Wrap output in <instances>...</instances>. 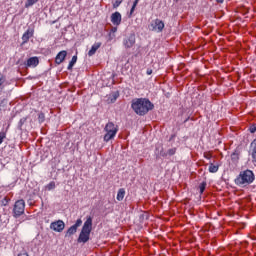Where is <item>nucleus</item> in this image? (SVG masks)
Returning a JSON list of instances; mask_svg holds the SVG:
<instances>
[{"label":"nucleus","mask_w":256,"mask_h":256,"mask_svg":"<svg viewBox=\"0 0 256 256\" xmlns=\"http://www.w3.org/2000/svg\"><path fill=\"white\" fill-rule=\"evenodd\" d=\"M131 109L139 117H145L149 111L155 109V104L149 98H134L131 102Z\"/></svg>","instance_id":"1"},{"label":"nucleus","mask_w":256,"mask_h":256,"mask_svg":"<svg viewBox=\"0 0 256 256\" xmlns=\"http://www.w3.org/2000/svg\"><path fill=\"white\" fill-rule=\"evenodd\" d=\"M91 231H93V217L87 216L78 236V243H87L91 237Z\"/></svg>","instance_id":"2"},{"label":"nucleus","mask_w":256,"mask_h":256,"mask_svg":"<svg viewBox=\"0 0 256 256\" xmlns=\"http://www.w3.org/2000/svg\"><path fill=\"white\" fill-rule=\"evenodd\" d=\"M254 181L255 173L247 169L239 173V175L235 178L234 183L238 185V187H243L245 185H251V183H253Z\"/></svg>","instance_id":"3"},{"label":"nucleus","mask_w":256,"mask_h":256,"mask_svg":"<svg viewBox=\"0 0 256 256\" xmlns=\"http://www.w3.org/2000/svg\"><path fill=\"white\" fill-rule=\"evenodd\" d=\"M23 213H25V200L20 199L14 204L13 216L17 219V217H21Z\"/></svg>","instance_id":"4"},{"label":"nucleus","mask_w":256,"mask_h":256,"mask_svg":"<svg viewBox=\"0 0 256 256\" xmlns=\"http://www.w3.org/2000/svg\"><path fill=\"white\" fill-rule=\"evenodd\" d=\"M150 27V31H155V33H163L165 23L160 19H155L151 22Z\"/></svg>","instance_id":"5"},{"label":"nucleus","mask_w":256,"mask_h":256,"mask_svg":"<svg viewBox=\"0 0 256 256\" xmlns=\"http://www.w3.org/2000/svg\"><path fill=\"white\" fill-rule=\"evenodd\" d=\"M83 225V220L81 218L77 219L75 224L72 225L66 232L65 237H71V235H75L77 233V229Z\"/></svg>","instance_id":"6"},{"label":"nucleus","mask_w":256,"mask_h":256,"mask_svg":"<svg viewBox=\"0 0 256 256\" xmlns=\"http://www.w3.org/2000/svg\"><path fill=\"white\" fill-rule=\"evenodd\" d=\"M50 229L56 233H61L65 229V222H63V220L52 222L50 224Z\"/></svg>","instance_id":"7"},{"label":"nucleus","mask_w":256,"mask_h":256,"mask_svg":"<svg viewBox=\"0 0 256 256\" xmlns=\"http://www.w3.org/2000/svg\"><path fill=\"white\" fill-rule=\"evenodd\" d=\"M125 49H131L135 45V34H130L123 39Z\"/></svg>","instance_id":"8"},{"label":"nucleus","mask_w":256,"mask_h":256,"mask_svg":"<svg viewBox=\"0 0 256 256\" xmlns=\"http://www.w3.org/2000/svg\"><path fill=\"white\" fill-rule=\"evenodd\" d=\"M123 20L121 13L119 12H114L111 15V23L115 25V27H119L121 25V21Z\"/></svg>","instance_id":"9"},{"label":"nucleus","mask_w":256,"mask_h":256,"mask_svg":"<svg viewBox=\"0 0 256 256\" xmlns=\"http://www.w3.org/2000/svg\"><path fill=\"white\" fill-rule=\"evenodd\" d=\"M35 30L33 28H28L27 31L22 35V45L29 42V38L33 37Z\"/></svg>","instance_id":"10"},{"label":"nucleus","mask_w":256,"mask_h":256,"mask_svg":"<svg viewBox=\"0 0 256 256\" xmlns=\"http://www.w3.org/2000/svg\"><path fill=\"white\" fill-rule=\"evenodd\" d=\"M67 57V51L66 50H62L60 51L56 57H55V63L56 65H61V63H63V61H65Z\"/></svg>","instance_id":"11"},{"label":"nucleus","mask_w":256,"mask_h":256,"mask_svg":"<svg viewBox=\"0 0 256 256\" xmlns=\"http://www.w3.org/2000/svg\"><path fill=\"white\" fill-rule=\"evenodd\" d=\"M248 153H249V155H251L252 161H253L254 163H256V139H254V140L250 143V147H249Z\"/></svg>","instance_id":"12"},{"label":"nucleus","mask_w":256,"mask_h":256,"mask_svg":"<svg viewBox=\"0 0 256 256\" xmlns=\"http://www.w3.org/2000/svg\"><path fill=\"white\" fill-rule=\"evenodd\" d=\"M26 67H32L35 68L37 67V65H39V58H37L36 56L34 57H30L26 63L24 64Z\"/></svg>","instance_id":"13"},{"label":"nucleus","mask_w":256,"mask_h":256,"mask_svg":"<svg viewBox=\"0 0 256 256\" xmlns=\"http://www.w3.org/2000/svg\"><path fill=\"white\" fill-rule=\"evenodd\" d=\"M106 134L104 135V141L109 143L111 139H115V135H117V130H105Z\"/></svg>","instance_id":"14"},{"label":"nucleus","mask_w":256,"mask_h":256,"mask_svg":"<svg viewBox=\"0 0 256 256\" xmlns=\"http://www.w3.org/2000/svg\"><path fill=\"white\" fill-rule=\"evenodd\" d=\"M101 47V42H96L92 45L91 49L88 51V57H93L97 50Z\"/></svg>","instance_id":"15"},{"label":"nucleus","mask_w":256,"mask_h":256,"mask_svg":"<svg viewBox=\"0 0 256 256\" xmlns=\"http://www.w3.org/2000/svg\"><path fill=\"white\" fill-rule=\"evenodd\" d=\"M7 87V77L0 73V89L3 90Z\"/></svg>","instance_id":"16"},{"label":"nucleus","mask_w":256,"mask_h":256,"mask_svg":"<svg viewBox=\"0 0 256 256\" xmlns=\"http://www.w3.org/2000/svg\"><path fill=\"white\" fill-rule=\"evenodd\" d=\"M25 123H27V117H23L19 120V122L17 124L18 131H23V129L25 127Z\"/></svg>","instance_id":"17"},{"label":"nucleus","mask_w":256,"mask_h":256,"mask_svg":"<svg viewBox=\"0 0 256 256\" xmlns=\"http://www.w3.org/2000/svg\"><path fill=\"white\" fill-rule=\"evenodd\" d=\"M104 131H119L113 122H108L104 128Z\"/></svg>","instance_id":"18"},{"label":"nucleus","mask_w":256,"mask_h":256,"mask_svg":"<svg viewBox=\"0 0 256 256\" xmlns=\"http://www.w3.org/2000/svg\"><path fill=\"white\" fill-rule=\"evenodd\" d=\"M116 199H117V201H123V199H125V188H120L118 190Z\"/></svg>","instance_id":"19"},{"label":"nucleus","mask_w":256,"mask_h":256,"mask_svg":"<svg viewBox=\"0 0 256 256\" xmlns=\"http://www.w3.org/2000/svg\"><path fill=\"white\" fill-rule=\"evenodd\" d=\"M75 63H77V55H74L71 59V61L68 64V71H71V69H73V67H75Z\"/></svg>","instance_id":"20"},{"label":"nucleus","mask_w":256,"mask_h":256,"mask_svg":"<svg viewBox=\"0 0 256 256\" xmlns=\"http://www.w3.org/2000/svg\"><path fill=\"white\" fill-rule=\"evenodd\" d=\"M208 171L209 173H217V171H219V165H214L213 163H210Z\"/></svg>","instance_id":"21"},{"label":"nucleus","mask_w":256,"mask_h":256,"mask_svg":"<svg viewBox=\"0 0 256 256\" xmlns=\"http://www.w3.org/2000/svg\"><path fill=\"white\" fill-rule=\"evenodd\" d=\"M39 0H26L25 2V8L29 9V7H33V5H35V3H38Z\"/></svg>","instance_id":"22"},{"label":"nucleus","mask_w":256,"mask_h":256,"mask_svg":"<svg viewBox=\"0 0 256 256\" xmlns=\"http://www.w3.org/2000/svg\"><path fill=\"white\" fill-rule=\"evenodd\" d=\"M6 137H7V128L2 129L0 132V145H1V143H3V141L6 139Z\"/></svg>","instance_id":"23"},{"label":"nucleus","mask_w":256,"mask_h":256,"mask_svg":"<svg viewBox=\"0 0 256 256\" xmlns=\"http://www.w3.org/2000/svg\"><path fill=\"white\" fill-rule=\"evenodd\" d=\"M137 5H139V0H134L132 8L130 10V15L129 17H131L133 15V13H135V7H137Z\"/></svg>","instance_id":"24"},{"label":"nucleus","mask_w":256,"mask_h":256,"mask_svg":"<svg viewBox=\"0 0 256 256\" xmlns=\"http://www.w3.org/2000/svg\"><path fill=\"white\" fill-rule=\"evenodd\" d=\"M206 187H207V182L200 183V185H199L200 195H203V193H205Z\"/></svg>","instance_id":"25"},{"label":"nucleus","mask_w":256,"mask_h":256,"mask_svg":"<svg viewBox=\"0 0 256 256\" xmlns=\"http://www.w3.org/2000/svg\"><path fill=\"white\" fill-rule=\"evenodd\" d=\"M175 153H177V148H170L167 151V157H173V155H175Z\"/></svg>","instance_id":"26"},{"label":"nucleus","mask_w":256,"mask_h":256,"mask_svg":"<svg viewBox=\"0 0 256 256\" xmlns=\"http://www.w3.org/2000/svg\"><path fill=\"white\" fill-rule=\"evenodd\" d=\"M232 161H239V152L235 151L231 154Z\"/></svg>","instance_id":"27"},{"label":"nucleus","mask_w":256,"mask_h":256,"mask_svg":"<svg viewBox=\"0 0 256 256\" xmlns=\"http://www.w3.org/2000/svg\"><path fill=\"white\" fill-rule=\"evenodd\" d=\"M47 191H53L55 189V182L51 181L49 184L46 185Z\"/></svg>","instance_id":"28"},{"label":"nucleus","mask_w":256,"mask_h":256,"mask_svg":"<svg viewBox=\"0 0 256 256\" xmlns=\"http://www.w3.org/2000/svg\"><path fill=\"white\" fill-rule=\"evenodd\" d=\"M248 131H249L250 133H256V123H255V124H251V125L249 126Z\"/></svg>","instance_id":"29"},{"label":"nucleus","mask_w":256,"mask_h":256,"mask_svg":"<svg viewBox=\"0 0 256 256\" xmlns=\"http://www.w3.org/2000/svg\"><path fill=\"white\" fill-rule=\"evenodd\" d=\"M38 121H39V123H43V121H45V114L40 113L38 115Z\"/></svg>","instance_id":"30"},{"label":"nucleus","mask_w":256,"mask_h":256,"mask_svg":"<svg viewBox=\"0 0 256 256\" xmlns=\"http://www.w3.org/2000/svg\"><path fill=\"white\" fill-rule=\"evenodd\" d=\"M121 3H123V0H116L113 4L114 9H117V7H119V5H121Z\"/></svg>","instance_id":"31"},{"label":"nucleus","mask_w":256,"mask_h":256,"mask_svg":"<svg viewBox=\"0 0 256 256\" xmlns=\"http://www.w3.org/2000/svg\"><path fill=\"white\" fill-rule=\"evenodd\" d=\"M118 98H119V92H114L112 94V101H117Z\"/></svg>","instance_id":"32"},{"label":"nucleus","mask_w":256,"mask_h":256,"mask_svg":"<svg viewBox=\"0 0 256 256\" xmlns=\"http://www.w3.org/2000/svg\"><path fill=\"white\" fill-rule=\"evenodd\" d=\"M3 207H6V205H8L9 203V200H7V198H4L2 201H1Z\"/></svg>","instance_id":"33"},{"label":"nucleus","mask_w":256,"mask_h":256,"mask_svg":"<svg viewBox=\"0 0 256 256\" xmlns=\"http://www.w3.org/2000/svg\"><path fill=\"white\" fill-rule=\"evenodd\" d=\"M160 157H167V152L162 149L160 151Z\"/></svg>","instance_id":"34"},{"label":"nucleus","mask_w":256,"mask_h":256,"mask_svg":"<svg viewBox=\"0 0 256 256\" xmlns=\"http://www.w3.org/2000/svg\"><path fill=\"white\" fill-rule=\"evenodd\" d=\"M113 39H115V34L113 33H109V41H113Z\"/></svg>","instance_id":"35"},{"label":"nucleus","mask_w":256,"mask_h":256,"mask_svg":"<svg viewBox=\"0 0 256 256\" xmlns=\"http://www.w3.org/2000/svg\"><path fill=\"white\" fill-rule=\"evenodd\" d=\"M110 33H117V27H112L111 30H110Z\"/></svg>","instance_id":"36"},{"label":"nucleus","mask_w":256,"mask_h":256,"mask_svg":"<svg viewBox=\"0 0 256 256\" xmlns=\"http://www.w3.org/2000/svg\"><path fill=\"white\" fill-rule=\"evenodd\" d=\"M146 73H147V75H151V74L153 73V70L148 69V70L146 71Z\"/></svg>","instance_id":"37"},{"label":"nucleus","mask_w":256,"mask_h":256,"mask_svg":"<svg viewBox=\"0 0 256 256\" xmlns=\"http://www.w3.org/2000/svg\"><path fill=\"white\" fill-rule=\"evenodd\" d=\"M225 0H216L217 3H223Z\"/></svg>","instance_id":"38"},{"label":"nucleus","mask_w":256,"mask_h":256,"mask_svg":"<svg viewBox=\"0 0 256 256\" xmlns=\"http://www.w3.org/2000/svg\"><path fill=\"white\" fill-rule=\"evenodd\" d=\"M175 138V135H172L171 137H170V141H172V139H174Z\"/></svg>","instance_id":"39"},{"label":"nucleus","mask_w":256,"mask_h":256,"mask_svg":"<svg viewBox=\"0 0 256 256\" xmlns=\"http://www.w3.org/2000/svg\"><path fill=\"white\" fill-rule=\"evenodd\" d=\"M176 2L179 1V0H175Z\"/></svg>","instance_id":"40"},{"label":"nucleus","mask_w":256,"mask_h":256,"mask_svg":"<svg viewBox=\"0 0 256 256\" xmlns=\"http://www.w3.org/2000/svg\"><path fill=\"white\" fill-rule=\"evenodd\" d=\"M0 105H1V102H0Z\"/></svg>","instance_id":"41"}]
</instances>
